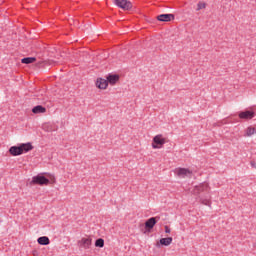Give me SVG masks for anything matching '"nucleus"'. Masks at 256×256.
<instances>
[{"mask_svg": "<svg viewBox=\"0 0 256 256\" xmlns=\"http://www.w3.org/2000/svg\"><path fill=\"white\" fill-rule=\"evenodd\" d=\"M96 87L98 89H101L102 91H105V89H107V87H109V82L106 79L98 78L96 80Z\"/></svg>", "mask_w": 256, "mask_h": 256, "instance_id": "6e6552de", "label": "nucleus"}, {"mask_svg": "<svg viewBox=\"0 0 256 256\" xmlns=\"http://www.w3.org/2000/svg\"><path fill=\"white\" fill-rule=\"evenodd\" d=\"M209 191V183L204 182L196 185L193 189L194 195H201V193Z\"/></svg>", "mask_w": 256, "mask_h": 256, "instance_id": "39448f33", "label": "nucleus"}, {"mask_svg": "<svg viewBox=\"0 0 256 256\" xmlns=\"http://www.w3.org/2000/svg\"><path fill=\"white\" fill-rule=\"evenodd\" d=\"M46 111L47 109L41 105H38L32 109V113H34L35 115L39 113H46Z\"/></svg>", "mask_w": 256, "mask_h": 256, "instance_id": "f3484780", "label": "nucleus"}, {"mask_svg": "<svg viewBox=\"0 0 256 256\" xmlns=\"http://www.w3.org/2000/svg\"><path fill=\"white\" fill-rule=\"evenodd\" d=\"M238 117L239 119H245L246 121H249L255 117V112L250 110L242 111L239 113Z\"/></svg>", "mask_w": 256, "mask_h": 256, "instance_id": "0eeeda50", "label": "nucleus"}, {"mask_svg": "<svg viewBox=\"0 0 256 256\" xmlns=\"http://www.w3.org/2000/svg\"><path fill=\"white\" fill-rule=\"evenodd\" d=\"M155 225H157V218H155V217L149 218L145 222L146 231L150 232L153 229V227H155Z\"/></svg>", "mask_w": 256, "mask_h": 256, "instance_id": "1a4fd4ad", "label": "nucleus"}, {"mask_svg": "<svg viewBox=\"0 0 256 256\" xmlns=\"http://www.w3.org/2000/svg\"><path fill=\"white\" fill-rule=\"evenodd\" d=\"M172 243H173L172 237L160 239V245H164V247H169V245H171Z\"/></svg>", "mask_w": 256, "mask_h": 256, "instance_id": "dca6fc26", "label": "nucleus"}, {"mask_svg": "<svg viewBox=\"0 0 256 256\" xmlns=\"http://www.w3.org/2000/svg\"><path fill=\"white\" fill-rule=\"evenodd\" d=\"M19 147L22 155L23 153H29V151H33V144H31V142L22 143L19 145Z\"/></svg>", "mask_w": 256, "mask_h": 256, "instance_id": "9b49d317", "label": "nucleus"}, {"mask_svg": "<svg viewBox=\"0 0 256 256\" xmlns=\"http://www.w3.org/2000/svg\"><path fill=\"white\" fill-rule=\"evenodd\" d=\"M203 9H207V3L203 1L198 2L196 11H203Z\"/></svg>", "mask_w": 256, "mask_h": 256, "instance_id": "6ab92c4d", "label": "nucleus"}, {"mask_svg": "<svg viewBox=\"0 0 256 256\" xmlns=\"http://www.w3.org/2000/svg\"><path fill=\"white\" fill-rule=\"evenodd\" d=\"M35 61H37V58H35V57H27V58H23L21 60V63H24L25 65H31V63H35Z\"/></svg>", "mask_w": 256, "mask_h": 256, "instance_id": "a211bd4d", "label": "nucleus"}, {"mask_svg": "<svg viewBox=\"0 0 256 256\" xmlns=\"http://www.w3.org/2000/svg\"><path fill=\"white\" fill-rule=\"evenodd\" d=\"M253 135H256V129L254 126H248L244 130V137H253Z\"/></svg>", "mask_w": 256, "mask_h": 256, "instance_id": "4468645a", "label": "nucleus"}, {"mask_svg": "<svg viewBox=\"0 0 256 256\" xmlns=\"http://www.w3.org/2000/svg\"><path fill=\"white\" fill-rule=\"evenodd\" d=\"M175 175H177V177H180L181 179H185V177H193V170L189 169V168H176L174 170Z\"/></svg>", "mask_w": 256, "mask_h": 256, "instance_id": "f03ea898", "label": "nucleus"}, {"mask_svg": "<svg viewBox=\"0 0 256 256\" xmlns=\"http://www.w3.org/2000/svg\"><path fill=\"white\" fill-rule=\"evenodd\" d=\"M175 19V15L173 14H160L157 16L158 21H162L168 23L169 21H173Z\"/></svg>", "mask_w": 256, "mask_h": 256, "instance_id": "9d476101", "label": "nucleus"}, {"mask_svg": "<svg viewBox=\"0 0 256 256\" xmlns=\"http://www.w3.org/2000/svg\"><path fill=\"white\" fill-rule=\"evenodd\" d=\"M250 165H251V167H253V169H256V162H253V161H252V162L250 163Z\"/></svg>", "mask_w": 256, "mask_h": 256, "instance_id": "5701e85b", "label": "nucleus"}, {"mask_svg": "<svg viewBox=\"0 0 256 256\" xmlns=\"http://www.w3.org/2000/svg\"><path fill=\"white\" fill-rule=\"evenodd\" d=\"M33 255H34V256H37V251H34V252H33Z\"/></svg>", "mask_w": 256, "mask_h": 256, "instance_id": "b1692460", "label": "nucleus"}, {"mask_svg": "<svg viewBox=\"0 0 256 256\" xmlns=\"http://www.w3.org/2000/svg\"><path fill=\"white\" fill-rule=\"evenodd\" d=\"M43 129H45V125H43Z\"/></svg>", "mask_w": 256, "mask_h": 256, "instance_id": "393cba45", "label": "nucleus"}, {"mask_svg": "<svg viewBox=\"0 0 256 256\" xmlns=\"http://www.w3.org/2000/svg\"><path fill=\"white\" fill-rule=\"evenodd\" d=\"M37 243L39 245H49V243H51V240H49V237L47 236H41L37 239Z\"/></svg>", "mask_w": 256, "mask_h": 256, "instance_id": "2eb2a0df", "label": "nucleus"}, {"mask_svg": "<svg viewBox=\"0 0 256 256\" xmlns=\"http://www.w3.org/2000/svg\"><path fill=\"white\" fill-rule=\"evenodd\" d=\"M33 185H49L50 181L43 175H37L32 178Z\"/></svg>", "mask_w": 256, "mask_h": 256, "instance_id": "20e7f679", "label": "nucleus"}, {"mask_svg": "<svg viewBox=\"0 0 256 256\" xmlns=\"http://www.w3.org/2000/svg\"><path fill=\"white\" fill-rule=\"evenodd\" d=\"M107 82L111 85H116L119 82V75L117 74H109L107 76Z\"/></svg>", "mask_w": 256, "mask_h": 256, "instance_id": "ddd939ff", "label": "nucleus"}, {"mask_svg": "<svg viewBox=\"0 0 256 256\" xmlns=\"http://www.w3.org/2000/svg\"><path fill=\"white\" fill-rule=\"evenodd\" d=\"M78 245L82 249H91V245H93V238H91L89 235H86L78 241Z\"/></svg>", "mask_w": 256, "mask_h": 256, "instance_id": "7ed1b4c3", "label": "nucleus"}, {"mask_svg": "<svg viewBox=\"0 0 256 256\" xmlns=\"http://www.w3.org/2000/svg\"><path fill=\"white\" fill-rule=\"evenodd\" d=\"M199 199L202 205H211V199L204 198L203 196H199Z\"/></svg>", "mask_w": 256, "mask_h": 256, "instance_id": "412c9836", "label": "nucleus"}, {"mask_svg": "<svg viewBox=\"0 0 256 256\" xmlns=\"http://www.w3.org/2000/svg\"><path fill=\"white\" fill-rule=\"evenodd\" d=\"M115 5L120 7V9H123V11H129L133 7V4L127 0H115Z\"/></svg>", "mask_w": 256, "mask_h": 256, "instance_id": "423d86ee", "label": "nucleus"}, {"mask_svg": "<svg viewBox=\"0 0 256 256\" xmlns=\"http://www.w3.org/2000/svg\"><path fill=\"white\" fill-rule=\"evenodd\" d=\"M165 233H171V228L169 226H164Z\"/></svg>", "mask_w": 256, "mask_h": 256, "instance_id": "4be33fe9", "label": "nucleus"}, {"mask_svg": "<svg viewBox=\"0 0 256 256\" xmlns=\"http://www.w3.org/2000/svg\"><path fill=\"white\" fill-rule=\"evenodd\" d=\"M95 247H100V248L105 247V240H103L102 238L97 239L95 241Z\"/></svg>", "mask_w": 256, "mask_h": 256, "instance_id": "aec40b11", "label": "nucleus"}, {"mask_svg": "<svg viewBox=\"0 0 256 256\" xmlns=\"http://www.w3.org/2000/svg\"><path fill=\"white\" fill-rule=\"evenodd\" d=\"M9 153H10V155H12L13 157H17V156H19V155H23L22 152H21L20 146H12V147H10Z\"/></svg>", "mask_w": 256, "mask_h": 256, "instance_id": "f8f14e48", "label": "nucleus"}, {"mask_svg": "<svg viewBox=\"0 0 256 256\" xmlns=\"http://www.w3.org/2000/svg\"><path fill=\"white\" fill-rule=\"evenodd\" d=\"M167 143V139L163 137V134H157L153 137L151 147L152 149H163Z\"/></svg>", "mask_w": 256, "mask_h": 256, "instance_id": "f257e3e1", "label": "nucleus"}]
</instances>
